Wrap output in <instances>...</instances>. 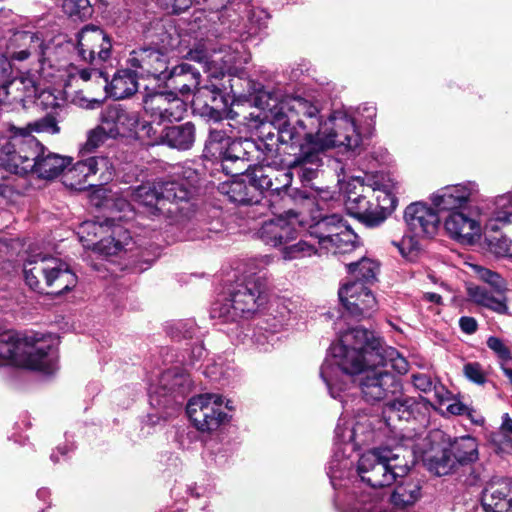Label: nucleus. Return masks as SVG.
<instances>
[{
    "label": "nucleus",
    "mask_w": 512,
    "mask_h": 512,
    "mask_svg": "<svg viewBox=\"0 0 512 512\" xmlns=\"http://www.w3.org/2000/svg\"><path fill=\"white\" fill-rule=\"evenodd\" d=\"M320 111L317 104L299 96L281 102L273 116L277 132L254 140L258 150L254 162L282 164L280 145L299 143L298 153L287 165L299 168L301 181L309 182L316 177L327 150L356 155L362 144L356 119L346 110H334L324 119Z\"/></svg>",
    "instance_id": "nucleus-1"
},
{
    "label": "nucleus",
    "mask_w": 512,
    "mask_h": 512,
    "mask_svg": "<svg viewBox=\"0 0 512 512\" xmlns=\"http://www.w3.org/2000/svg\"><path fill=\"white\" fill-rule=\"evenodd\" d=\"M398 374L408 371L407 360L393 347L367 329L355 327L342 333L331 344L320 368V377L329 394L344 403V393L356 383L367 402H379L401 390Z\"/></svg>",
    "instance_id": "nucleus-2"
},
{
    "label": "nucleus",
    "mask_w": 512,
    "mask_h": 512,
    "mask_svg": "<svg viewBox=\"0 0 512 512\" xmlns=\"http://www.w3.org/2000/svg\"><path fill=\"white\" fill-rule=\"evenodd\" d=\"M412 464L411 451L403 447H379L363 453L357 462L358 479L353 482L344 512H356L357 507L369 506V502L383 492L381 488L405 477Z\"/></svg>",
    "instance_id": "nucleus-3"
},
{
    "label": "nucleus",
    "mask_w": 512,
    "mask_h": 512,
    "mask_svg": "<svg viewBox=\"0 0 512 512\" xmlns=\"http://www.w3.org/2000/svg\"><path fill=\"white\" fill-rule=\"evenodd\" d=\"M16 39L19 46L12 51V58L20 62L36 60L40 77L52 85L68 87L77 79L86 82L101 78L107 83V74L101 68L78 69L60 59L64 47L44 38L40 32L22 31Z\"/></svg>",
    "instance_id": "nucleus-4"
},
{
    "label": "nucleus",
    "mask_w": 512,
    "mask_h": 512,
    "mask_svg": "<svg viewBox=\"0 0 512 512\" xmlns=\"http://www.w3.org/2000/svg\"><path fill=\"white\" fill-rule=\"evenodd\" d=\"M12 365L45 374L58 368V353L51 335L36 332L19 334L8 330L0 333V366Z\"/></svg>",
    "instance_id": "nucleus-5"
},
{
    "label": "nucleus",
    "mask_w": 512,
    "mask_h": 512,
    "mask_svg": "<svg viewBox=\"0 0 512 512\" xmlns=\"http://www.w3.org/2000/svg\"><path fill=\"white\" fill-rule=\"evenodd\" d=\"M129 196L147 217H174L183 213L192 197V186L184 179L159 180L131 189Z\"/></svg>",
    "instance_id": "nucleus-6"
},
{
    "label": "nucleus",
    "mask_w": 512,
    "mask_h": 512,
    "mask_svg": "<svg viewBox=\"0 0 512 512\" xmlns=\"http://www.w3.org/2000/svg\"><path fill=\"white\" fill-rule=\"evenodd\" d=\"M266 301L265 280L252 273L243 282L236 283L228 296L212 304L210 316L221 323H236V330H239L238 319L249 317Z\"/></svg>",
    "instance_id": "nucleus-7"
},
{
    "label": "nucleus",
    "mask_w": 512,
    "mask_h": 512,
    "mask_svg": "<svg viewBox=\"0 0 512 512\" xmlns=\"http://www.w3.org/2000/svg\"><path fill=\"white\" fill-rule=\"evenodd\" d=\"M189 387V376L177 370H168L161 374L158 384L149 389L150 404L156 410L147 415V423L155 426L161 421L173 417L179 410V404Z\"/></svg>",
    "instance_id": "nucleus-8"
},
{
    "label": "nucleus",
    "mask_w": 512,
    "mask_h": 512,
    "mask_svg": "<svg viewBox=\"0 0 512 512\" xmlns=\"http://www.w3.org/2000/svg\"><path fill=\"white\" fill-rule=\"evenodd\" d=\"M3 168L14 174L24 175L35 172L40 178L53 179L67 168L71 159L49 152L43 146L9 150Z\"/></svg>",
    "instance_id": "nucleus-9"
},
{
    "label": "nucleus",
    "mask_w": 512,
    "mask_h": 512,
    "mask_svg": "<svg viewBox=\"0 0 512 512\" xmlns=\"http://www.w3.org/2000/svg\"><path fill=\"white\" fill-rule=\"evenodd\" d=\"M164 25L156 23L158 40L153 41V47H141L130 52L127 59V65L139 77H154L162 79L167 70V52L174 49L178 43V37L173 36L167 30L164 31Z\"/></svg>",
    "instance_id": "nucleus-10"
},
{
    "label": "nucleus",
    "mask_w": 512,
    "mask_h": 512,
    "mask_svg": "<svg viewBox=\"0 0 512 512\" xmlns=\"http://www.w3.org/2000/svg\"><path fill=\"white\" fill-rule=\"evenodd\" d=\"M308 233L317 239L320 251L326 254H349L360 245L357 234L337 214L325 216L309 225Z\"/></svg>",
    "instance_id": "nucleus-11"
},
{
    "label": "nucleus",
    "mask_w": 512,
    "mask_h": 512,
    "mask_svg": "<svg viewBox=\"0 0 512 512\" xmlns=\"http://www.w3.org/2000/svg\"><path fill=\"white\" fill-rule=\"evenodd\" d=\"M233 409L231 400L219 394L205 393L189 400L186 413L199 431L212 432L229 422L228 412Z\"/></svg>",
    "instance_id": "nucleus-12"
},
{
    "label": "nucleus",
    "mask_w": 512,
    "mask_h": 512,
    "mask_svg": "<svg viewBox=\"0 0 512 512\" xmlns=\"http://www.w3.org/2000/svg\"><path fill=\"white\" fill-rule=\"evenodd\" d=\"M394 483L396 485L388 496L382 492L369 502V506L357 507L356 512H413L422 496L420 480L408 473Z\"/></svg>",
    "instance_id": "nucleus-13"
},
{
    "label": "nucleus",
    "mask_w": 512,
    "mask_h": 512,
    "mask_svg": "<svg viewBox=\"0 0 512 512\" xmlns=\"http://www.w3.org/2000/svg\"><path fill=\"white\" fill-rule=\"evenodd\" d=\"M21 31L14 34L12 43L8 48V54L11 55L12 51L19 46V42L16 39V36ZM13 63H26L31 65L32 67L25 72H21L19 76H16L12 79H7L3 85H0V103L2 104H14L21 103L27 99H33L36 97L38 91L40 90V85L42 84H50L44 80V78L40 77L37 70L39 66L36 60L30 61H16L10 56Z\"/></svg>",
    "instance_id": "nucleus-14"
},
{
    "label": "nucleus",
    "mask_w": 512,
    "mask_h": 512,
    "mask_svg": "<svg viewBox=\"0 0 512 512\" xmlns=\"http://www.w3.org/2000/svg\"><path fill=\"white\" fill-rule=\"evenodd\" d=\"M353 452H344L339 448L333 451L326 472L335 490L334 505L339 512L347 509L348 498L353 491V482L358 479L357 469L353 470Z\"/></svg>",
    "instance_id": "nucleus-15"
},
{
    "label": "nucleus",
    "mask_w": 512,
    "mask_h": 512,
    "mask_svg": "<svg viewBox=\"0 0 512 512\" xmlns=\"http://www.w3.org/2000/svg\"><path fill=\"white\" fill-rule=\"evenodd\" d=\"M289 319L290 310L286 305L280 302L271 303L268 311L256 319L253 333L250 336L252 343L257 345L259 350L268 351L269 347L274 346L279 340L276 335L288 325ZM236 336L242 342L249 337L248 334L241 337V334L237 332Z\"/></svg>",
    "instance_id": "nucleus-16"
},
{
    "label": "nucleus",
    "mask_w": 512,
    "mask_h": 512,
    "mask_svg": "<svg viewBox=\"0 0 512 512\" xmlns=\"http://www.w3.org/2000/svg\"><path fill=\"white\" fill-rule=\"evenodd\" d=\"M78 57L91 65L106 63L112 53V40L100 27L86 25L76 35Z\"/></svg>",
    "instance_id": "nucleus-17"
},
{
    "label": "nucleus",
    "mask_w": 512,
    "mask_h": 512,
    "mask_svg": "<svg viewBox=\"0 0 512 512\" xmlns=\"http://www.w3.org/2000/svg\"><path fill=\"white\" fill-rule=\"evenodd\" d=\"M432 204L440 211L463 210L472 202L480 201V187L475 181L447 185L440 188L430 196Z\"/></svg>",
    "instance_id": "nucleus-18"
},
{
    "label": "nucleus",
    "mask_w": 512,
    "mask_h": 512,
    "mask_svg": "<svg viewBox=\"0 0 512 512\" xmlns=\"http://www.w3.org/2000/svg\"><path fill=\"white\" fill-rule=\"evenodd\" d=\"M135 214V209L129 201L117 198L112 206V216L104 222L85 221L80 224L77 231L79 241L84 248L91 249L104 233H108V227L112 222H127L132 220Z\"/></svg>",
    "instance_id": "nucleus-19"
},
{
    "label": "nucleus",
    "mask_w": 512,
    "mask_h": 512,
    "mask_svg": "<svg viewBox=\"0 0 512 512\" xmlns=\"http://www.w3.org/2000/svg\"><path fill=\"white\" fill-rule=\"evenodd\" d=\"M341 304L354 318L361 320L372 316L377 310V300L364 283L349 281L338 291Z\"/></svg>",
    "instance_id": "nucleus-20"
},
{
    "label": "nucleus",
    "mask_w": 512,
    "mask_h": 512,
    "mask_svg": "<svg viewBox=\"0 0 512 512\" xmlns=\"http://www.w3.org/2000/svg\"><path fill=\"white\" fill-rule=\"evenodd\" d=\"M258 153L253 139H231L218 156L222 170L231 176L242 175L249 171L254 163L253 156Z\"/></svg>",
    "instance_id": "nucleus-21"
},
{
    "label": "nucleus",
    "mask_w": 512,
    "mask_h": 512,
    "mask_svg": "<svg viewBox=\"0 0 512 512\" xmlns=\"http://www.w3.org/2000/svg\"><path fill=\"white\" fill-rule=\"evenodd\" d=\"M144 109L153 118V122L161 125L164 122L181 121L186 112V102L172 91L158 92L144 99Z\"/></svg>",
    "instance_id": "nucleus-22"
},
{
    "label": "nucleus",
    "mask_w": 512,
    "mask_h": 512,
    "mask_svg": "<svg viewBox=\"0 0 512 512\" xmlns=\"http://www.w3.org/2000/svg\"><path fill=\"white\" fill-rule=\"evenodd\" d=\"M268 18L269 15L264 9L238 2L235 12H232V17L227 19L224 29L234 32L241 40H246L264 29Z\"/></svg>",
    "instance_id": "nucleus-23"
},
{
    "label": "nucleus",
    "mask_w": 512,
    "mask_h": 512,
    "mask_svg": "<svg viewBox=\"0 0 512 512\" xmlns=\"http://www.w3.org/2000/svg\"><path fill=\"white\" fill-rule=\"evenodd\" d=\"M297 226L304 228L303 220L298 213L288 211L285 215L265 221L258 230V237L272 247L286 245L296 237Z\"/></svg>",
    "instance_id": "nucleus-24"
},
{
    "label": "nucleus",
    "mask_w": 512,
    "mask_h": 512,
    "mask_svg": "<svg viewBox=\"0 0 512 512\" xmlns=\"http://www.w3.org/2000/svg\"><path fill=\"white\" fill-rule=\"evenodd\" d=\"M484 216L475 211V204L468 206V213L463 210L449 212L444 220V227L449 236L465 243H472L482 232Z\"/></svg>",
    "instance_id": "nucleus-25"
},
{
    "label": "nucleus",
    "mask_w": 512,
    "mask_h": 512,
    "mask_svg": "<svg viewBox=\"0 0 512 512\" xmlns=\"http://www.w3.org/2000/svg\"><path fill=\"white\" fill-rule=\"evenodd\" d=\"M9 134L5 135L9 139V150H18L25 148H39L42 146L38 140L32 135V133H48L58 134L60 127L55 119L51 115H46L36 121L28 123L25 127H16L10 125L8 129Z\"/></svg>",
    "instance_id": "nucleus-26"
},
{
    "label": "nucleus",
    "mask_w": 512,
    "mask_h": 512,
    "mask_svg": "<svg viewBox=\"0 0 512 512\" xmlns=\"http://www.w3.org/2000/svg\"><path fill=\"white\" fill-rule=\"evenodd\" d=\"M355 183V191L347 192L345 201L347 211L367 227L379 226L386 216L374 208V203L370 200L374 194L367 192L365 184L359 179H356Z\"/></svg>",
    "instance_id": "nucleus-27"
},
{
    "label": "nucleus",
    "mask_w": 512,
    "mask_h": 512,
    "mask_svg": "<svg viewBox=\"0 0 512 512\" xmlns=\"http://www.w3.org/2000/svg\"><path fill=\"white\" fill-rule=\"evenodd\" d=\"M100 121L110 138H115L127 133H138L140 117L138 112L128 110L120 104H114L102 110Z\"/></svg>",
    "instance_id": "nucleus-28"
},
{
    "label": "nucleus",
    "mask_w": 512,
    "mask_h": 512,
    "mask_svg": "<svg viewBox=\"0 0 512 512\" xmlns=\"http://www.w3.org/2000/svg\"><path fill=\"white\" fill-rule=\"evenodd\" d=\"M404 219L415 237L434 236L440 223L438 213L421 202L408 205L404 211Z\"/></svg>",
    "instance_id": "nucleus-29"
},
{
    "label": "nucleus",
    "mask_w": 512,
    "mask_h": 512,
    "mask_svg": "<svg viewBox=\"0 0 512 512\" xmlns=\"http://www.w3.org/2000/svg\"><path fill=\"white\" fill-rule=\"evenodd\" d=\"M187 58L198 63L208 66L211 63H221L223 69L238 70L241 69L243 64H247L250 60L248 54H241L236 48L232 52H225L219 50L217 52L214 48L202 44L187 53Z\"/></svg>",
    "instance_id": "nucleus-30"
},
{
    "label": "nucleus",
    "mask_w": 512,
    "mask_h": 512,
    "mask_svg": "<svg viewBox=\"0 0 512 512\" xmlns=\"http://www.w3.org/2000/svg\"><path fill=\"white\" fill-rule=\"evenodd\" d=\"M481 504L485 512H512V480L498 478L487 483Z\"/></svg>",
    "instance_id": "nucleus-31"
},
{
    "label": "nucleus",
    "mask_w": 512,
    "mask_h": 512,
    "mask_svg": "<svg viewBox=\"0 0 512 512\" xmlns=\"http://www.w3.org/2000/svg\"><path fill=\"white\" fill-rule=\"evenodd\" d=\"M132 237L126 227L120 222H112L108 227V233L96 241L92 250L104 256H112L130 249Z\"/></svg>",
    "instance_id": "nucleus-32"
},
{
    "label": "nucleus",
    "mask_w": 512,
    "mask_h": 512,
    "mask_svg": "<svg viewBox=\"0 0 512 512\" xmlns=\"http://www.w3.org/2000/svg\"><path fill=\"white\" fill-rule=\"evenodd\" d=\"M192 103L195 109L215 121L221 118V111L226 107L221 89L214 83L199 87L194 92Z\"/></svg>",
    "instance_id": "nucleus-33"
},
{
    "label": "nucleus",
    "mask_w": 512,
    "mask_h": 512,
    "mask_svg": "<svg viewBox=\"0 0 512 512\" xmlns=\"http://www.w3.org/2000/svg\"><path fill=\"white\" fill-rule=\"evenodd\" d=\"M222 189L230 201L250 206L244 212L249 218H255L256 214L265 208V205L260 203L259 193H255L250 180L248 183L244 180H233L224 184Z\"/></svg>",
    "instance_id": "nucleus-34"
},
{
    "label": "nucleus",
    "mask_w": 512,
    "mask_h": 512,
    "mask_svg": "<svg viewBox=\"0 0 512 512\" xmlns=\"http://www.w3.org/2000/svg\"><path fill=\"white\" fill-rule=\"evenodd\" d=\"M60 265V259L48 255H29L23 265V273L26 284L38 293H44V284L39 280V275L52 273Z\"/></svg>",
    "instance_id": "nucleus-35"
},
{
    "label": "nucleus",
    "mask_w": 512,
    "mask_h": 512,
    "mask_svg": "<svg viewBox=\"0 0 512 512\" xmlns=\"http://www.w3.org/2000/svg\"><path fill=\"white\" fill-rule=\"evenodd\" d=\"M162 79L168 80L173 89L185 96L194 94L199 88L200 72L188 63H181L174 66L169 72L166 70Z\"/></svg>",
    "instance_id": "nucleus-36"
},
{
    "label": "nucleus",
    "mask_w": 512,
    "mask_h": 512,
    "mask_svg": "<svg viewBox=\"0 0 512 512\" xmlns=\"http://www.w3.org/2000/svg\"><path fill=\"white\" fill-rule=\"evenodd\" d=\"M39 280L44 284V293L61 295L72 290L77 284V276L69 266L60 260V265L52 273L39 275Z\"/></svg>",
    "instance_id": "nucleus-37"
},
{
    "label": "nucleus",
    "mask_w": 512,
    "mask_h": 512,
    "mask_svg": "<svg viewBox=\"0 0 512 512\" xmlns=\"http://www.w3.org/2000/svg\"><path fill=\"white\" fill-rule=\"evenodd\" d=\"M109 160L105 157H88L79 160L68 170L66 177L71 179L70 185L79 189L88 182L89 178L95 176L101 169L108 170Z\"/></svg>",
    "instance_id": "nucleus-38"
},
{
    "label": "nucleus",
    "mask_w": 512,
    "mask_h": 512,
    "mask_svg": "<svg viewBox=\"0 0 512 512\" xmlns=\"http://www.w3.org/2000/svg\"><path fill=\"white\" fill-rule=\"evenodd\" d=\"M416 401L408 396L400 395L384 404L383 418L388 427L397 429L396 422L409 421L414 417Z\"/></svg>",
    "instance_id": "nucleus-39"
},
{
    "label": "nucleus",
    "mask_w": 512,
    "mask_h": 512,
    "mask_svg": "<svg viewBox=\"0 0 512 512\" xmlns=\"http://www.w3.org/2000/svg\"><path fill=\"white\" fill-rule=\"evenodd\" d=\"M139 76L128 66L116 72L110 82L105 83L107 93L115 99H124L133 95L138 89Z\"/></svg>",
    "instance_id": "nucleus-40"
},
{
    "label": "nucleus",
    "mask_w": 512,
    "mask_h": 512,
    "mask_svg": "<svg viewBox=\"0 0 512 512\" xmlns=\"http://www.w3.org/2000/svg\"><path fill=\"white\" fill-rule=\"evenodd\" d=\"M512 193H504L490 199L480 195V201L475 204V211L485 218V229L489 231V223L496 220L499 212L512 214Z\"/></svg>",
    "instance_id": "nucleus-41"
},
{
    "label": "nucleus",
    "mask_w": 512,
    "mask_h": 512,
    "mask_svg": "<svg viewBox=\"0 0 512 512\" xmlns=\"http://www.w3.org/2000/svg\"><path fill=\"white\" fill-rule=\"evenodd\" d=\"M359 425H353L344 417H340L335 428L334 450L340 449L344 452H355L365 441L358 435Z\"/></svg>",
    "instance_id": "nucleus-42"
},
{
    "label": "nucleus",
    "mask_w": 512,
    "mask_h": 512,
    "mask_svg": "<svg viewBox=\"0 0 512 512\" xmlns=\"http://www.w3.org/2000/svg\"><path fill=\"white\" fill-rule=\"evenodd\" d=\"M163 143L178 150H188L195 141V126L186 122L178 126L164 128Z\"/></svg>",
    "instance_id": "nucleus-43"
},
{
    "label": "nucleus",
    "mask_w": 512,
    "mask_h": 512,
    "mask_svg": "<svg viewBox=\"0 0 512 512\" xmlns=\"http://www.w3.org/2000/svg\"><path fill=\"white\" fill-rule=\"evenodd\" d=\"M192 3L200 6L204 12H208V21L215 24L217 21L225 26L228 18L235 12L237 3L235 0H192Z\"/></svg>",
    "instance_id": "nucleus-44"
},
{
    "label": "nucleus",
    "mask_w": 512,
    "mask_h": 512,
    "mask_svg": "<svg viewBox=\"0 0 512 512\" xmlns=\"http://www.w3.org/2000/svg\"><path fill=\"white\" fill-rule=\"evenodd\" d=\"M468 295L474 303L498 314L506 315L509 313L505 295H499L497 297L486 288L480 286L469 287Z\"/></svg>",
    "instance_id": "nucleus-45"
},
{
    "label": "nucleus",
    "mask_w": 512,
    "mask_h": 512,
    "mask_svg": "<svg viewBox=\"0 0 512 512\" xmlns=\"http://www.w3.org/2000/svg\"><path fill=\"white\" fill-rule=\"evenodd\" d=\"M349 274L354 277L353 281H360L366 286L377 280L380 270L379 263L371 258L362 257L356 262L346 264Z\"/></svg>",
    "instance_id": "nucleus-46"
},
{
    "label": "nucleus",
    "mask_w": 512,
    "mask_h": 512,
    "mask_svg": "<svg viewBox=\"0 0 512 512\" xmlns=\"http://www.w3.org/2000/svg\"><path fill=\"white\" fill-rule=\"evenodd\" d=\"M452 454L459 464H469L478 459V445L476 439L470 436L456 440L452 445Z\"/></svg>",
    "instance_id": "nucleus-47"
},
{
    "label": "nucleus",
    "mask_w": 512,
    "mask_h": 512,
    "mask_svg": "<svg viewBox=\"0 0 512 512\" xmlns=\"http://www.w3.org/2000/svg\"><path fill=\"white\" fill-rule=\"evenodd\" d=\"M272 176V163H260V165L255 166L249 175V179L253 185L255 193H259L260 195L264 190L269 191V188L272 186Z\"/></svg>",
    "instance_id": "nucleus-48"
},
{
    "label": "nucleus",
    "mask_w": 512,
    "mask_h": 512,
    "mask_svg": "<svg viewBox=\"0 0 512 512\" xmlns=\"http://www.w3.org/2000/svg\"><path fill=\"white\" fill-rule=\"evenodd\" d=\"M316 254L322 255L323 251H320V247L316 248L314 244L303 239L297 243L286 245L282 250V256L285 260L302 259Z\"/></svg>",
    "instance_id": "nucleus-49"
},
{
    "label": "nucleus",
    "mask_w": 512,
    "mask_h": 512,
    "mask_svg": "<svg viewBox=\"0 0 512 512\" xmlns=\"http://www.w3.org/2000/svg\"><path fill=\"white\" fill-rule=\"evenodd\" d=\"M474 270L477 277L489 285L496 294L505 295L508 291V283L499 273L477 265L474 267Z\"/></svg>",
    "instance_id": "nucleus-50"
},
{
    "label": "nucleus",
    "mask_w": 512,
    "mask_h": 512,
    "mask_svg": "<svg viewBox=\"0 0 512 512\" xmlns=\"http://www.w3.org/2000/svg\"><path fill=\"white\" fill-rule=\"evenodd\" d=\"M282 164H273V176H272V186L269 188L271 192L280 193V191L287 189L291 183L293 178V172L295 171L298 174L299 168H291L285 163V167Z\"/></svg>",
    "instance_id": "nucleus-51"
},
{
    "label": "nucleus",
    "mask_w": 512,
    "mask_h": 512,
    "mask_svg": "<svg viewBox=\"0 0 512 512\" xmlns=\"http://www.w3.org/2000/svg\"><path fill=\"white\" fill-rule=\"evenodd\" d=\"M487 241L490 252L495 256L512 257V240L508 238L506 231L499 235H489Z\"/></svg>",
    "instance_id": "nucleus-52"
},
{
    "label": "nucleus",
    "mask_w": 512,
    "mask_h": 512,
    "mask_svg": "<svg viewBox=\"0 0 512 512\" xmlns=\"http://www.w3.org/2000/svg\"><path fill=\"white\" fill-rule=\"evenodd\" d=\"M430 462V469L439 476L448 474L457 463L452 451L443 449L440 456L426 458Z\"/></svg>",
    "instance_id": "nucleus-53"
},
{
    "label": "nucleus",
    "mask_w": 512,
    "mask_h": 512,
    "mask_svg": "<svg viewBox=\"0 0 512 512\" xmlns=\"http://www.w3.org/2000/svg\"><path fill=\"white\" fill-rule=\"evenodd\" d=\"M62 8L69 17L85 19L92 14L90 0H62Z\"/></svg>",
    "instance_id": "nucleus-54"
},
{
    "label": "nucleus",
    "mask_w": 512,
    "mask_h": 512,
    "mask_svg": "<svg viewBox=\"0 0 512 512\" xmlns=\"http://www.w3.org/2000/svg\"><path fill=\"white\" fill-rule=\"evenodd\" d=\"M394 186L395 184L392 179L384 173H375L368 176L367 184H365L367 192H371L372 194L394 190Z\"/></svg>",
    "instance_id": "nucleus-55"
},
{
    "label": "nucleus",
    "mask_w": 512,
    "mask_h": 512,
    "mask_svg": "<svg viewBox=\"0 0 512 512\" xmlns=\"http://www.w3.org/2000/svg\"><path fill=\"white\" fill-rule=\"evenodd\" d=\"M392 244L397 248L400 255L409 261H413L420 250L419 242L415 236H404L400 241H392Z\"/></svg>",
    "instance_id": "nucleus-56"
},
{
    "label": "nucleus",
    "mask_w": 512,
    "mask_h": 512,
    "mask_svg": "<svg viewBox=\"0 0 512 512\" xmlns=\"http://www.w3.org/2000/svg\"><path fill=\"white\" fill-rule=\"evenodd\" d=\"M107 138L110 136L107 133L106 128L101 123L98 127L91 130L88 134L87 140L81 149V153L84 155L86 153L93 152L97 149Z\"/></svg>",
    "instance_id": "nucleus-57"
},
{
    "label": "nucleus",
    "mask_w": 512,
    "mask_h": 512,
    "mask_svg": "<svg viewBox=\"0 0 512 512\" xmlns=\"http://www.w3.org/2000/svg\"><path fill=\"white\" fill-rule=\"evenodd\" d=\"M231 138L228 137L225 132L218 129H210L209 137L207 140L206 147L215 155H220V150L224 149L227 145V142L230 141Z\"/></svg>",
    "instance_id": "nucleus-58"
},
{
    "label": "nucleus",
    "mask_w": 512,
    "mask_h": 512,
    "mask_svg": "<svg viewBox=\"0 0 512 512\" xmlns=\"http://www.w3.org/2000/svg\"><path fill=\"white\" fill-rule=\"evenodd\" d=\"M376 199V203H374V208L376 211L381 212L386 216L385 212H392L396 206V198L393 193V190H388L384 192H379L377 195L373 196Z\"/></svg>",
    "instance_id": "nucleus-59"
},
{
    "label": "nucleus",
    "mask_w": 512,
    "mask_h": 512,
    "mask_svg": "<svg viewBox=\"0 0 512 512\" xmlns=\"http://www.w3.org/2000/svg\"><path fill=\"white\" fill-rule=\"evenodd\" d=\"M233 373V367L221 360L209 365L205 371V374L212 380L229 379L233 376Z\"/></svg>",
    "instance_id": "nucleus-60"
},
{
    "label": "nucleus",
    "mask_w": 512,
    "mask_h": 512,
    "mask_svg": "<svg viewBox=\"0 0 512 512\" xmlns=\"http://www.w3.org/2000/svg\"><path fill=\"white\" fill-rule=\"evenodd\" d=\"M160 126L157 122H153V120L151 122L140 121L138 133L148 137L153 143H163L162 135L164 134V128L159 130Z\"/></svg>",
    "instance_id": "nucleus-61"
},
{
    "label": "nucleus",
    "mask_w": 512,
    "mask_h": 512,
    "mask_svg": "<svg viewBox=\"0 0 512 512\" xmlns=\"http://www.w3.org/2000/svg\"><path fill=\"white\" fill-rule=\"evenodd\" d=\"M37 103L44 109H54L61 105L62 98L55 94L54 90L41 88L38 91Z\"/></svg>",
    "instance_id": "nucleus-62"
},
{
    "label": "nucleus",
    "mask_w": 512,
    "mask_h": 512,
    "mask_svg": "<svg viewBox=\"0 0 512 512\" xmlns=\"http://www.w3.org/2000/svg\"><path fill=\"white\" fill-rule=\"evenodd\" d=\"M486 344L490 350H492L500 359L508 361L511 359V351L505 342L495 336H490Z\"/></svg>",
    "instance_id": "nucleus-63"
},
{
    "label": "nucleus",
    "mask_w": 512,
    "mask_h": 512,
    "mask_svg": "<svg viewBox=\"0 0 512 512\" xmlns=\"http://www.w3.org/2000/svg\"><path fill=\"white\" fill-rule=\"evenodd\" d=\"M496 220H492L489 223V232H498L500 230L506 231V233L512 232V214L499 212Z\"/></svg>",
    "instance_id": "nucleus-64"
}]
</instances>
